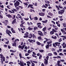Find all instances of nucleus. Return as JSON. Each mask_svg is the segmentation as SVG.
I'll return each mask as SVG.
<instances>
[{
  "mask_svg": "<svg viewBox=\"0 0 66 66\" xmlns=\"http://www.w3.org/2000/svg\"><path fill=\"white\" fill-rule=\"evenodd\" d=\"M38 34H39V35L41 36H44V34H43V33L42 31H38Z\"/></svg>",
  "mask_w": 66,
  "mask_h": 66,
  "instance_id": "nucleus-7",
  "label": "nucleus"
},
{
  "mask_svg": "<svg viewBox=\"0 0 66 66\" xmlns=\"http://www.w3.org/2000/svg\"><path fill=\"white\" fill-rule=\"evenodd\" d=\"M42 57V55H40V56L39 57V59L40 60Z\"/></svg>",
  "mask_w": 66,
  "mask_h": 66,
  "instance_id": "nucleus-49",
  "label": "nucleus"
},
{
  "mask_svg": "<svg viewBox=\"0 0 66 66\" xmlns=\"http://www.w3.org/2000/svg\"><path fill=\"white\" fill-rule=\"evenodd\" d=\"M19 7V8H20L21 9H23V7L21 6H18Z\"/></svg>",
  "mask_w": 66,
  "mask_h": 66,
  "instance_id": "nucleus-62",
  "label": "nucleus"
},
{
  "mask_svg": "<svg viewBox=\"0 0 66 66\" xmlns=\"http://www.w3.org/2000/svg\"><path fill=\"white\" fill-rule=\"evenodd\" d=\"M60 37H63V40H65V39H66V36H60Z\"/></svg>",
  "mask_w": 66,
  "mask_h": 66,
  "instance_id": "nucleus-17",
  "label": "nucleus"
},
{
  "mask_svg": "<svg viewBox=\"0 0 66 66\" xmlns=\"http://www.w3.org/2000/svg\"><path fill=\"white\" fill-rule=\"evenodd\" d=\"M48 15H49L50 16H53V14H52L51 12H49L48 13Z\"/></svg>",
  "mask_w": 66,
  "mask_h": 66,
  "instance_id": "nucleus-33",
  "label": "nucleus"
},
{
  "mask_svg": "<svg viewBox=\"0 0 66 66\" xmlns=\"http://www.w3.org/2000/svg\"><path fill=\"white\" fill-rule=\"evenodd\" d=\"M31 66H35V64L34 63H32L31 64Z\"/></svg>",
  "mask_w": 66,
  "mask_h": 66,
  "instance_id": "nucleus-64",
  "label": "nucleus"
},
{
  "mask_svg": "<svg viewBox=\"0 0 66 66\" xmlns=\"http://www.w3.org/2000/svg\"><path fill=\"white\" fill-rule=\"evenodd\" d=\"M0 7L2 8H4V6H3V5H2V6H1V5H0Z\"/></svg>",
  "mask_w": 66,
  "mask_h": 66,
  "instance_id": "nucleus-59",
  "label": "nucleus"
},
{
  "mask_svg": "<svg viewBox=\"0 0 66 66\" xmlns=\"http://www.w3.org/2000/svg\"><path fill=\"white\" fill-rule=\"evenodd\" d=\"M44 39H46V42L47 41H49V40H50V39H48L46 38H44Z\"/></svg>",
  "mask_w": 66,
  "mask_h": 66,
  "instance_id": "nucleus-38",
  "label": "nucleus"
},
{
  "mask_svg": "<svg viewBox=\"0 0 66 66\" xmlns=\"http://www.w3.org/2000/svg\"><path fill=\"white\" fill-rule=\"evenodd\" d=\"M60 61H61V62H65V60H60Z\"/></svg>",
  "mask_w": 66,
  "mask_h": 66,
  "instance_id": "nucleus-60",
  "label": "nucleus"
},
{
  "mask_svg": "<svg viewBox=\"0 0 66 66\" xmlns=\"http://www.w3.org/2000/svg\"><path fill=\"white\" fill-rule=\"evenodd\" d=\"M62 41V38H60V39H59L58 40V42H61Z\"/></svg>",
  "mask_w": 66,
  "mask_h": 66,
  "instance_id": "nucleus-42",
  "label": "nucleus"
},
{
  "mask_svg": "<svg viewBox=\"0 0 66 66\" xmlns=\"http://www.w3.org/2000/svg\"><path fill=\"white\" fill-rule=\"evenodd\" d=\"M55 44L56 46H58V47H59L60 46V44H61V43H59V42H56L55 43Z\"/></svg>",
  "mask_w": 66,
  "mask_h": 66,
  "instance_id": "nucleus-11",
  "label": "nucleus"
},
{
  "mask_svg": "<svg viewBox=\"0 0 66 66\" xmlns=\"http://www.w3.org/2000/svg\"><path fill=\"white\" fill-rule=\"evenodd\" d=\"M24 19L25 20H26V21H27L28 20H29V18H28L27 19V18H24Z\"/></svg>",
  "mask_w": 66,
  "mask_h": 66,
  "instance_id": "nucleus-44",
  "label": "nucleus"
},
{
  "mask_svg": "<svg viewBox=\"0 0 66 66\" xmlns=\"http://www.w3.org/2000/svg\"><path fill=\"white\" fill-rule=\"evenodd\" d=\"M53 54L55 55H56L57 54V53L56 52H54L53 53Z\"/></svg>",
  "mask_w": 66,
  "mask_h": 66,
  "instance_id": "nucleus-47",
  "label": "nucleus"
},
{
  "mask_svg": "<svg viewBox=\"0 0 66 66\" xmlns=\"http://www.w3.org/2000/svg\"><path fill=\"white\" fill-rule=\"evenodd\" d=\"M52 42V40H50L49 41V42H47V45H46V46H45L46 48L47 49H49V45L50 44H51Z\"/></svg>",
  "mask_w": 66,
  "mask_h": 66,
  "instance_id": "nucleus-2",
  "label": "nucleus"
},
{
  "mask_svg": "<svg viewBox=\"0 0 66 66\" xmlns=\"http://www.w3.org/2000/svg\"><path fill=\"white\" fill-rule=\"evenodd\" d=\"M16 51H14L13 50H10V52H12V53H14L15 52H16Z\"/></svg>",
  "mask_w": 66,
  "mask_h": 66,
  "instance_id": "nucleus-24",
  "label": "nucleus"
},
{
  "mask_svg": "<svg viewBox=\"0 0 66 66\" xmlns=\"http://www.w3.org/2000/svg\"><path fill=\"white\" fill-rule=\"evenodd\" d=\"M28 40L29 42L30 43H32L33 42V40L31 39L30 40V39H28Z\"/></svg>",
  "mask_w": 66,
  "mask_h": 66,
  "instance_id": "nucleus-32",
  "label": "nucleus"
},
{
  "mask_svg": "<svg viewBox=\"0 0 66 66\" xmlns=\"http://www.w3.org/2000/svg\"><path fill=\"white\" fill-rule=\"evenodd\" d=\"M52 26L54 28H56V27H57L56 26H54V25L53 24H52Z\"/></svg>",
  "mask_w": 66,
  "mask_h": 66,
  "instance_id": "nucleus-46",
  "label": "nucleus"
},
{
  "mask_svg": "<svg viewBox=\"0 0 66 66\" xmlns=\"http://www.w3.org/2000/svg\"><path fill=\"white\" fill-rule=\"evenodd\" d=\"M52 38H53V39H56V38H57V37L56 36H55L54 37L52 36Z\"/></svg>",
  "mask_w": 66,
  "mask_h": 66,
  "instance_id": "nucleus-25",
  "label": "nucleus"
},
{
  "mask_svg": "<svg viewBox=\"0 0 66 66\" xmlns=\"http://www.w3.org/2000/svg\"><path fill=\"white\" fill-rule=\"evenodd\" d=\"M52 54H51V53H49L48 54V56H52Z\"/></svg>",
  "mask_w": 66,
  "mask_h": 66,
  "instance_id": "nucleus-50",
  "label": "nucleus"
},
{
  "mask_svg": "<svg viewBox=\"0 0 66 66\" xmlns=\"http://www.w3.org/2000/svg\"><path fill=\"white\" fill-rule=\"evenodd\" d=\"M42 7L43 8L45 7L46 9H47V7L46 6H45V5H43V6H42Z\"/></svg>",
  "mask_w": 66,
  "mask_h": 66,
  "instance_id": "nucleus-36",
  "label": "nucleus"
},
{
  "mask_svg": "<svg viewBox=\"0 0 66 66\" xmlns=\"http://www.w3.org/2000/svg\"><path fill=\"white\" fill-rule=\"evenodd\" d=\"M38 39H39L40 40L42 39V37L39 36L38 38Z\"/></svg>",
  "mask_w": 66,
  "mask_h": 66,
  "instance_id": "nucleus-55",
  "label": "nucleus"
},
{
  "mask_svg": "<svg viewBox=\"0 0 66 66\" xmlns=\"http://www.w3.org/2000/svg\"><path fill=\"white\" fill-rule=\"evenodd\" d=\"M20 5V2H19L18 1H16V2L14 4V6L15 7H16L17 6H18L19 5Z\"/></svg>",
  "mask_w": 66,
  "mask_h": 66,
  "instance_id": "nucleus-3",
  "label": "nucleus"
},
{
  "mask_svg": "<svg viewBox=\"0 0 66 66\" xmlns=\"http://www.w3.org/2000/svg\"><path fill=\"white\" fill-rule=\"evenodd\" d=\"M52 51H55V49L53 48H52Z\"/></svg>",
  "mask_w": 66,
  "mask_h": 66,
  "instance_id": "nucleus-52",
  "label": "nucleus"
},
{
  "mask_svg": "<svg viewBox=\"0 0 66 66\" xmlns=\"http://www.w3.org/2000/svg\"><path fill=\"white\" fill-rule=\"evenodd\" d=\"M42 30L43 31H45L46 30V28L44 27V28H43L42 29Z\"/></svg>",
  "mask_w": 66,
  "mask_h": 66,
  "instance_id": "nucleus-35",
  "label": "nucleus"
},
{
  "mask_svg": "<svg viewBox=\"0 0 66 66\" xmlns=\"http://www.w3.org/2000/svg\"><path fill=\"white\" fill-rule=\"evenodd\" d=\"M42 22H43V23H47L48 22V20H46L45 21H42Z\"/></svg>",
  "mask_w": 66,
  "mask_h": 66,
  "instance_id": "nucleus-18",
  "label": "nucleus"
},
{
  "mask_svg": "<svg viewBox=\"0 0 66 66\" xmlns=\"http://www.w3.org/2000/svg\"><path fill=\"white\" fill-rule=\"evenodd\" d=\"M17 16L18 17V18H21V16L19 14H18Z\"/></svg>",
  "mask_w": 66,
  "mask_h": 66,
  "instance_id": "nucleus-27",
  "label": "nucleus"
},
{
  "mask_svg": "<svg viewBox=\"0 0 66 66\" xmlns=\"http://www.w3.org/2000/svg\"><path fill=\"white\" fill-rule=\"evenodd\" d=\"M32 37L33 39H35L36 38V36H35V34H33Z\"/></svg>",
  "mask_w": 66,
  "mask_h": 66,
  "instance_id": "nucleus-21",
  "label": "nucleus"
},
{
  "mask_svg": "<svg viewBox=\"0 0 66 66\" xmlns=\"http://www.w3.org/2000/svg\"><path fill=\"white\" fill-rule=\"evenodd\" d=\"M23 4L26 7H27L28 6V3L24 2Z\"/></svg>",
  "mask_w": 66,
  "mask_h": 66,
  "instance_id": "nucleus-19",
  "label": "nucleus"
},
{
  "mask_svg": "<svg viewBox=\"0 0 66 66\" xmlns=\"http://www.w3.org/2000/svg\"><path fill=\"white\" fill-rule=\"evenodd\" d=\"M26 46V45H24L21 46L20 45H19L18 46V48L19 49H21V50H23V49H24V47Z\"/></svg>",
  "mask_w": 66,
  "mask_h": 66,
  "instance_id": "nucleus-6",
  "label": "nucleus"
},
{
  "mask_svg": "<svg viewBox=\"0 0 66 66\" xmlns=\"http://www.w3.org/2000/svg\"><path fill=\"white\" fill-rule=\"evenodd\" d=\"M27 63V64H31V62L30 61H28L26 62Z\"/></svg>",
  "mask_w": 66,
  "mask_h": 66,
  "instance_id": "nucleus-51",
  "label": "nucleus"
},
{
  "mask_svg": "<svg viewBox=\"0 0 66 66\" xmlns=\"http://www.w3.org/2000/svg\"><path fill=\"white\" fill-rule=\"evenodd\" d=\"M61 63V61L60 60H59L57 61V65H59Z\"/></svg>",
  "mask_w": 66,
  "mask_h": 66,
  "instance_id": "nucleus-43",
  "label": "nucleus"
},
{
  "mask_svg": "<svg viewBox=\"0 0 66 66\" xmlns=\"http://www.w3.org/2000/svg\"><path fill=\"white\" fill-rule=\"evenodd\" d=\"M59 7L60 8V9H63V6H61L59 5Z\"/></svg>",
  "mask_w": 66,
  "mask_h": 66,
  "instance_id": "nucleus-56",
  "label": "nucleus"
},
{
  "mask_svg": "<svg viewBox=\"0 0 66 66\" xmlns=\"http://www.w3.org/2000/svg\"><path fill=\"white\" fill-rule=\"evenodd\" d=\"M34 19L35 20H38V18H37V16L34 17Z\"/></svg>",
  "mask_w": 66,
  "mask_h": 66,
  "instance_id": "nucleus-31",
  "label": "nucleus"
},
{
  "mask_svg": "<svg viewBox=\"0 0 66 66\" xmlns=\"http://www.w3.org/2000/svg\"><path fill=\"white\" fill-rule=\"evenodd\" d=\"M25 55V56H28V55H29V54L28 53H27Z\"/></svg>",
  "mask_w": 66,
  "mask_h": 66,
  "instance_id": "nucleus-61",
  "label": "nucleus"
},
{
  "mask_svg": "<svg viewBox=\"0 0 66 66\" xmlns=\"http://www.w3.org/2000/svg\"><path fill=\"white\" fill-rule=\"evenodd\" d=\"M19 56L20 59H22V58H23V59H25L24 57H23L22 56H21V53H20L19 54Z\"/></svg>",
  "mask_w": 66,
  "mask_h": 66,
  "instance_id": "nucleus-13",
  "label": "nucleus"
},
{
  "mask_svg": "<svg viewBox=\"0 0 66 66\" xmlns=\"http://www.w3.org/2000/svg\"><path fill=\"white\" fill-rule=\"evenodd\" d=\"M39 52H41V53L43 52L44 51V50H39Z\"/></svg>",
  "mask_w": 66,
  "mask_h": 66,
  "instance_id": "nucleus-41",
  "label": "nucleus"
},
{
  "mask_svg": "<svg viewBox=\"0 0 66 66\" xmlns=\"http://www.w3.org/2000/svg\"><path fill=\"white\" fill-rule=\"evenodd\" d=\"M33 35H32L31 34H30L28 36V38H31L32 37Z\"/></svg>",
  "mask_w": 66,
  "mask_h": 66,
  "instance_id": "nucleus-14",
  "label": "nucleus"
},
{
  "mask_svg": "<svg viewBox=\"0 0 66 66\" xmlns=\"http://www.w3.org/2000/svg\"><path fill=\"white\" fill-rule=\"evenodd\" d=\"M16 22V19H15L13 21V22H12V23L13 24H14V23H15V22Z\"/></svg>",
  "mask_w": 66,
  "mask_h": 66,
  "instance_id": "nucleus-16",
  "label": "nucleus"
},
{
  "mask_svg": "<svg viewBox=\"0 0 66 66\" xmlns=\"http://www.w3.org/2000/svg\"><path fill=\"white\" fill-rule=\"evenodd\" d=\"M39 15L41 16H45V13L43 12H41L39 13Z\"/></svg>",
  "mask_w": 66,
  "mask_h": 66,
  "instance_id": "nucleus-9",
  "label": "nucleus"
},
{
  "mask_svg": "<svg viewBox=\"0 0 66 66\" xmlns=\"http://www.w3.org/2000/svg\"><path fill=\"white\" fill-rule=\"evenodd\" d=\"M26 33H25L24 34V35H28V34H29V32H26Z\"/></svg>",
  "mask_w": 66,
  "mask_h": 66,
  "instance_id": "nucleus-40",
  "label": "nucleus"
},
{
  "mask_svg": "<svg viewBox=\"0 0 66 66\" xmlns=\"http://www.w3.org/2000/svg\"><path fill=\"white\" fill-rule=\"evenodd\" d=\"M53 47H56V46L55 45V44L53 43Z\"/></svg>",
  "mask_w": 66,
  "mask_h": 66,
  "instance_id": "nucleus-54",
  "label": "nucleus"
},
{
  "mask_svg": "<svg viewBox=\"0 0 66 66\" xmlns=\"http://www.w3.org/2000/svg\"><path fill=\"white\" fill-rule=\"evenodd\" d=\"M6 34H7L9 33H10V34H12L11 31H10V30H9L8 29H7L6 30Z\"/></svg>",
  "mask_w": 66,
  "mask_h": 66,
  "instance_id": "nucleus-8",
  "label": "nucleus"
},
{
  "mask_svg": "<svg viewBox=\"0 0 66 66\" xmlns=\"http://www.w3.org/2000/svg\"><path fill=\"white\" fill-rule=\"evenodd\" d=\"M64 12L65 11H64V10H61L60 11H58V14L62 15L63 14H64Z\"/></svg>",
  "mask_w": 66,
  "mask_h": 66,
  "instance_id": "nucleus-4",
  "label": "nucleus"
},
{
  "mask_svg": "<svg viewBox=\"0 0 66 66\" xmlns=\"http://www.w3.org/2000/svg\"><path fill=\"white\" fill-rule=\"evenodd\" d=\"M12 33H15L16 32H15V30H12Z\"/></svg>",
  "mask_w": 66,
  "mask_h": 66,
  "instance_id": "nucleus-53",
  "label": "nucleus"
},
{
  "mask_svg": "<svg viewBox=\"0 0 66 66\" xmlns=\"http://www.w3.org/2000/svg\"><path fill=\"white\" fill-rule=\"evenodd\" d=\"M24 38H28L29 37V36L28 35H25L23 36Z\"/></svg>",
  "mask_w": 66,
  "mask_h": 66,
  "instance_id": "nucleus-34",
  "label": "nucleus"
},
{
  "mask_svg": "<svg viewBox=\"0 0 66 66\" xmlns=\"http://www.w3.org/2000/svg\"><path fill=\"white\" fill-rule=\"evenodd\" d=\"M45 61H44V63L45 65H47L48 64V61L46 59H44Z\"/></svg>",
  "mask_w": 66,
  "mask_h": 66,
  "instance_id": "nucleus-10",
  "label": "nucleus"
},
{
  "mask_svg": "<svg viewBox=\"0 0 66 66\" xmlns=\"http://www.w3.org/2000/svg\"><path fill=\"white\" fill-rule=\"evenodd\" d=\"M37 27H38L39 28H40V29H41V28H43V27L40 25H37Z\"/></svg>",
  "mask_w": 66,
  "mask_h": 66,
  "instance_id": "nucleus-22",
  "label": "nucleus"
},
{
  "mask_svg": "<svg viewBox=\"0 0 66 66\" xmlns=\"http://www.w3.org/2000/svg\"><path fill=\"white\" fill-rule=\"evenodd\" d=\"M37 29H38V27H35L34 28V30H37Z\"/></svg>",
  "mask_w": 66,
  "mask_h": 66,
  "instance_id": "nucleus-29",
  "label": "nucleus"
},
{
  "mask_svg": "<svg viewBox=\"0 0 66 66\" xmlns=\"http://www.w3.org/2000/svg\"><path fill=\"white\" fill-rule=\"evenodd\" d=\"M45 2L46 3H47V4H49L50 3V2L48 1L45 0Z\"/></svg>",
  "mask_w": 66,
  "mask_h": 66,
  "instance_id": "nucleus-23",
  "label": "nucleus"
},
{
  "mask_svg": "<svg viewBox=\"0 0 66 66\" xmlns=\"http://www.w3.org/2000/svg\"><path fill=\"white\" fill-rule=\"evenodd\" d=\"M63 48H65L66 47V44H65L64 46V45L63 46Z\"/></svg>",
  "mask_w": 66,
  "mask_h": 66,
  "instance_id": "nucleus-57",
  "label": "nucleus"
},
{
  "mask_svg": "<svg viewBox=\"0 0 66 66\" xmlns=\"http://www.w3.org/2000/svg\"><path fill=\"white\" fill-rule=\"evenodd\" d=\"M27 52L28 53L30 54V53H31V51L30 50H29Z\"/></svg>",
  "mask_w": 66,
  "mask_h": 66,
  "instance_id": "nucleus-39",
  "label": "nucleus"
},
{
  "mask_svg": "<svg viewBox=\"0 0 66 66\" xmlns=\"http://www.w3.org/2000/svg\"><path fill=\"white\" fill-rule=\"evenodd\" d=\"M0 56H1L0 57L1 59V61L2 64H3V62H5V57L3 56V54H0ZM2 59L3 60V61H2Z\"/></svg>",
  "mask_w": 66,
  "mask_h": 66,
  "instance_id": "nucleus-1",
  "label": "nucleus"
},
{
  "mask_svg": "<svg viewBox=\"0 0 66 66\" xmlns=\"http://www.w3.org/2000/svg\"><path fill=\"white\" fill-rule=\"evenodd\" d=\"M52 31H50V34H51V35H52V34H53L54 33V32H55V33H56V32H57V31L56 30H55L54 29H52Z\"/></svg>",
  "mask_w": 66,
  "mask_h": 66,
  "instance_id": "nucleus-5",
  "label": "nucleus"
},
{
  "mask_svg": "<svg viewBox=\"0 0 66 66\" xmlns=\"http://www.w3.org/2000/svg\"><path fill=\"white\" fill-rule=\"evenodd\" d=\"M59 55H62V56H63V53H59Z\"/></svg>",
  "mask_w": 66,
  "mask_h": 66,
  "instance_id": "nucleus-58",
  "label": "nucleus"
},
{
  "mask_svg": "<svg viewBox=\"0 0 66 66\" xmlns=\"http://www.w3.org/2000/svg\"><path fill=\"white\" fill-rule=\"evenodd\" d=\"M21 24H24V23H25V22H24L23 20L21 21Z\"/></svg>",
  "mask_w": 66,
  "mask_h": 66,
  "instance_id": "nucleus-37",
  "label": "nucleus"
},
{
  "mask_svg": "<svg viewBox=\"0 0 66 66\" xmlns=\"http://www.w3.org/2000/svg\"><path fill=\"white\" fill-rule=\"evenodd\" d=\"M63 26L64 27V28H66V24L65 23H63Z\"/></svg>",
  "mask_w": 66,
  "mask_h": 66,
  "instance_id": "nucleus-48",
  "label": "nucleus"
},
{
  "mask_svg": "<svg viewBox=\"0 0 66 66\" xmlns=\"http://www.w3.org/2000/svg\"><path fill=\"white\" fill-rule=\"evenodd\" d=\"M6 15L7 17H8V18H12V15L10 14Z\"/></svg>",
  "mask_w": 66,
  "mask_h": 66,
  "instance_id": "nucleus-15",
  "label": "nucleus"
},
{
  "mask_svg": "<svg viewBox=\"0 0 66 66\" xmlns=\"http://www.w3.org/2000/svg\"><path fill=\"white\" fill-rule=\"evenodd\" d=\"M59 7V6H57V5H56V9H57L58 10V11H60V8Z\"/></svg>",
  "mask_w": 66,
  "mask_h": 66,
  "instance_id": "nucleus-28",
  "label": "nucleus"
},
{
  "mask_svg": "<svg viewBox=\"0 0 66 66\" xmlns=\"http://www.w3.org/2000/svg\"><path fill=\"white\" fill-rule=\"evenodd\" d=\"M49 57L48 56H47L46 57V59H47L46 60H47V61H48V59H49Z\"/></svg>",
  "mask_w": 66,
  "mask_h": 66,
  "instance_id": "nucleus-45",
  "label": "nucleus"
},
{
  "mask_svg": "<svg viewBox=\"0 0 66 66\" xmlns=\"http://www.w3.org/2000/svg\"><path fill=\"white\" fill-rule=\"evenodd\" d=\"M20 65L21 66H24V65L23 64H24V62L22 61H20Z\"/></svg>",
  "mask_w": 66,
  "mask_h": 66,
  "instance_id": "nucleus-12",
  "label": "nucleus"
},
{
  "mask_svg": "<svg viewBox=\"0 0 66 66\" xmlns=\"http://www.w3.org/2000/svg\"><path fill=\"white\" fill-rule=\"evenodd\" d=\"M28 29L29 30V31H31V30H33V28H31L30 27H28Z\"/></svg>",
  "mask_w": 66,
  "mask_h": 66,
  "instance_id": "nucleus-26",
  "label": "nucleus"
},
{
  "mask_svg": "<svg viewBox=\"0 0 66 66\" xmlns=\"http://www.w3.org/2000/svg\"><path fill=\"white\" fill-rule=\"evenodd\" d=\"M12 46H15V47H16L17 46L16 43L14 42V43L12 44Z\"/></svg>",
  "mask_w": 66,
  "mask_h": 66,
  "instance_id": "nucleus-20",
  "label": "nucleus"
},
{
  "mask_svg": "<svg viewBox=\"0 0 66 66\" xmlns=\"http://www.w3.org/2000/svg\"><path fill=\"white\" fill-rule=\"evenodd\" d=\"M37 44L39 46H40V45H41V43H40L39 42H37Z\"/></svg>",
  "mask_w": 66,
  "mask_h": 66,
  "instance_id": "nucleus-30",
  "label": "nucleus"
},
{
  "mask_svg": "<svg viewBox=\"0 0 66 66\" xmlns=\"http://www.w3.org/2000/svg\"><path fill=\"white\" fill-rule=\"evenodd\" d=\"M10 5H7V8H8V9H11V8H10L9 7H10Z\"/></svg>",
  "mask_w": 66,
  "mask_h": 66,
  "instance_id": "nucleus-63",
  "label": "nucleus"
}]
</instances>
